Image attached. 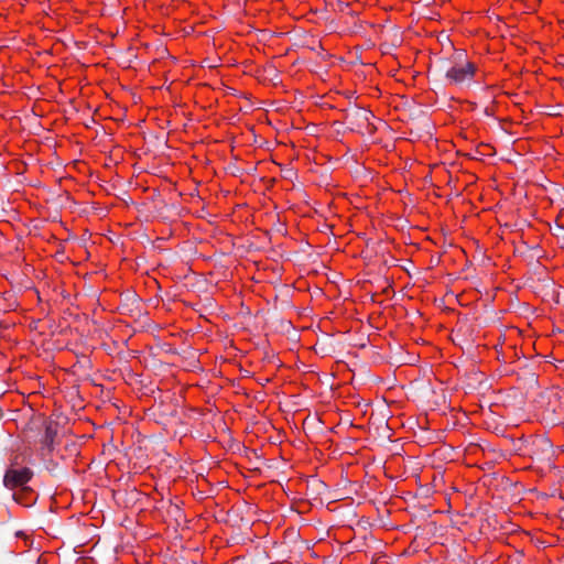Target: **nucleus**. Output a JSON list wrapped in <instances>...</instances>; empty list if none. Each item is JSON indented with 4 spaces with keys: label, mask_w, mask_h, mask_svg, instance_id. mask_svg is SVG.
<instances>
[{
    "label": "nucleus",
    "mask_w": 564,
    "mask_h": 564,
    "mask_svg": "<svg viewBox=\"0 0 564 564\" xmlns=\"http://www.w3.org/2000/svg\"><path fill=\"white\" fill-rule=\"evenodd\" d=\"M32 477L29 468H10L6 471L3 484L9 489H15L25 486Z\"/></svg>",
    "instance_id": "obj_2"
},
{
    "label": "nucleus",
    "mask_w": 564,
    "mask_h": 564,
    "mask_svg": "<svg viewBox=\"0 0 564 564\" xmlns=\"http://www.w3.org/2000/svg\"><path fill=\"white\" fill-rule=\"evenodd\" d=\"M476 66L471 62H464L453 65L446 72V78L453 84H463L473 80Z\"/></svg>",
    "instance_id": "obj_1"
}]
</instances>
